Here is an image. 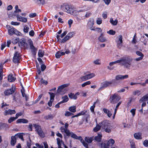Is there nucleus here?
<instances>
[{"mask_svg": "<svg viewBox=\"0 0 148 148\" xmlns=\"http://www.w3.org/2000/svg\"><path fill=\"white\" fill-rule=\"evenodd\" d=\"M61 9L62 10L74 16H77L79 12L84 11V10H76L75 8L73 5L65 3L61 5Z\"/></svg>", "mask_w": 148, "mask_h": 148, "instance_id": "nucleus-1", "label": "nucleus"}, {"mask_svg": "<svg viewBox=\"0 0 148 148\" xmlns=\"http://www.w3.org/2000/svg\"><path fill=\"white\" fill-rule=\"evenodd\" d=\"M132 59L128 56L121 58L119 59V64L126 69H129L130 67Z\"/></svg>", "mask_w": 148, "mask_h": 148, "instance_id": "nucleus-2", "label": "nucleus"}, {"mask_svg": "<svg viewBox=\"0 0 148 148\" xmlns=\"http://www.w3.org/2000/svg\"><path fill=\"white\" fill-rule=\"evenodd\" d=\"M60 129L62 133H65L68 136H71V138L74 139H82L81 136H77L75 134L70 132L68 129H66L64 127H61Z\"/></svg>", "mask_w": 148, "mask_h": 148, "instance_id": "nucleus-3", "label": "nucleus"}, {"mask_svg": "<svg viewBox=\"0 0 148 148\" xmlns=\"http://www.w3.org/2000/svg\"><path fill=\"white\" fill-rule=\"evenodd\" d=\"M69 85V84H67L62 85L58 87L57 90V93L59 95H63L67 92L68 89L65 88Z\"/></svg>", "mask_w": 148, "mask_h": 148, "instance_id": "nucleus-4", "label": "nucleus"}, {"mask_svg": "<svg viewBox=\"0 0 148 148\" xmlns=\"http://www.w3.org/2000/svg\"><path fill=\"white\" fill-rule=\"evenodd\" d=\"M121 99L120 96L117 94L112 95L109 98V101L111 103L115 104L117 103Z\"/></svg>", "mask_w": 148, "mask_h": 148, "instance_id": "nucleus-5", "label": "nucleus"}, {"mask_svg": "<svg viewBox=\"0 0 148 148\" xmlns=\"http://www.w3.org/2000/svg\"><path fill=\"white\" fill-rule=\"evenodd\" d=\"M26 136L27 138L30 139V134H25L22 133H18L16 134L14 136H12L11 139H23V136Z\"/></svg>", "mask_w": 148, "mask_h": 148, "instance_id": "nucleus-6", "label": "nucleus"}, {"mask_svg": "<svg viewBox=\"0 0 148 148\" xmlns=\"http://www.w3.org/2000/svg\"><path fill=\"white\" fill-rule=\"evenodd\" d=\"M114 142L113 139H109L107 141L101 144V148H109L110 146L114 144Z\"/></svg>", "mask_w": 148, "mask_h": 148, "instance_id": "nucleus-7", "label": "nucleus"}, {"mask_svg": "<svg viewBox=\"0 0 148 148\" xmlns=\"http://www.w3.org/2000/svg\"><path fill=\"white\" fill-rule=\"evenodd\" d=\"M35 131L37 132L41 138H43L45 136V134L42 130L40 126L36 124L34 125Z\"/></svg>", "mask_w": 148, "mask_h": 148, "instance_id": "nucleus-8", "label": "nucleus"}, {"mask_svg": "<svg viewBox=\"0 0 148 148\" xmlns=\"http://www.w3.org/2000/svg\"><path fill=\"white\" fill-rule=\"evenodd\" d=\"M21 59L20 53L18 51H16L14 54L13 58V62L16 64L20 62V60Z\"/></svg>", "mask_w": 148, "mask_h": 148, "instance_id": "nucleus-9", "label": "nucleus"}, {"mask_svg": "<svg viewBox=\"0 0 148 148\" xmlns=\"http://www.w3.org/2000/svg\"><path fill=\"white\" fill-rule=\"evenodd\" d=\"M29 46L30 49L32 50V52L34 56L36 55L37 49L33 45L32 41L30 40L29 41Z\"/></svg>", "mask_w": 148, "mask_h": 148, "instance_id": "nucleus-10", "label": "nucleus"}, {"mask_svg": "<svg viewBox=\"0 0 148 148\" xmlns=\"http://www.w3.org/2000/svg\"><path fill=\"white\" fill-rule=\"evenodd\" d=\"M112 83V82H108L106 81L101 84V86L98 89V90L99 91L101 90L103 88H104L110 85Z\"/></svg>", "mask_w": 148, "mask_h": 148, "instance_id": "nucleus-11", "label": "nucleus"}, {"mask_svg": "<svg viewBox=\"0 0 148 148\" xmlns=\"http://www.w3.org/2000/svg\"><path fill=\"white\" fill-rule=\"evenodd\" d=\"M19 45L21 48H27L28 47V44L24 38H22L19 40Z\"/></svg>", "mask_w": 148, "mask_h": 148, "instance_id": "nucleus-12", "label": "nucleus"}, {"mask_svg": "<svg viewBox=\"0 0 148 148\" xmlns=\"http://www.w3.org/2000/svg\"><path fill=\"white\" fill-rule=\"evenodd\" d=\"M15 90V88H14L13 86H12L11 88L5 90L4 92V94L6 96L9 95L13 93Z\"/></svg>", "mask_w": 148, "mask_h": 148, "instance_id": "nucleus-13", "label": "nucleus"}, {"mask_svg": "<svg viewBox=\"0 0 148 148\" xmlns=\"http://www.w3.org/2000/svg\"><path fill=\"white\" fill-rule=\"evenodd\" d=\"M99 125H100L101 127L103 129H104L105 128L110 125V124H109L108 123V121L106 120L103 121L99 123Z\"/></svg>", "mask_w": 148, "mask_h": 148, "instance_id": "nucleus-14", "label": "nucleus"}, {"mask_svg": "<svg viewBox=\"0 0 148 148\" xmlns=\"http://www.w3.org/2000/svg\"><path fill=\"white\" fill-rule=\"evenodd\" d=\"M123 42L122 37L121 35H119V39L117 41V45L118 48L120 49L122 46L121 43Z\"/></svg>", "mask_w": 148, "mask_h": 148, "instance_id": "nucleus-15", "label": "nucleus"}, {"mask_svg": "<svg viewBox=\"0 0 148 148\" xmlns=\"http://www.w3.org/2000/svg\"><path fill=\"white\" fill-rule=\"evenodd\" d=\"M16 17L18 20L19 21L22 22L24 23H26L27 21V18L22 17L21 16H20L18 14H17Z\"/></svg>", "mask_w": 148, "mask_h": 148, "instance_id": "nucleus-16", "label": "nucleus"}, {"mask_svg": "<svg viewBox=\"0 0 148 148\" xmlns=\"http://www.w3.org/2000/svg\"><path fill=\"white\" fill-rule=\"evenodd\" d=\"M7 27L8 29V33L10 35H12L14 34L15 29L13 27H11L9 25H7Z\"/></svg>", "mask_w": 148, "mask_h": 148, "instance_id": "nucleus-17", "label": "nucleus"}, {"mask_svg": "<svg viewBox=\"0 0 148 148\" xmlns=\"http://www.w3.org/2000/svg\"><path fill=\"white\" fill-rule=\"evenodd\" d=\"M16 113V111L14 110H11V109H9L8 110H5L4 113L3 114L4 115H7L8 114H14Z\"/></svg>", "mask_w": 148, "mask_h": 148, "instance_id": "nucleus-18", "label": "nucleus"}, {"mask_svg": "<svg viewBox=\"0 0 148 148\" xmlns=\"http://www.w3.org/2000/svg\"><path fill=\"white\" fill-rule=\"evenodd\" d=\"M8 128V124L0 123V130H1L3 129H6Z\"/></svg>", "mask_w": 148, "mask_h": 148, "instance_id": "nucleus-19", "label": "nucleus"}, {"mask_svg": "<svg viewBox=\"0 0 148 148\" xmlns=\"http://www.w3.org/2000/svg\"><path fill=\"white\" fill-rule=\"evenodd\" d=\"M94 21L93 19L92 18H90V19L89 21H88V25L89 26V27L90 28V29L92 30H94V29H91V27L93 25Z\"/></svg>", "mask_w": 148, "mask_h": 148, "instance_id": "nucleus-20", "label": "nucleus"}, {"mask_svg": "<svg viewBox=\"0 0 148 148\" xmlns=\"http://www.w3.org/2000/svg\"><path fill=\"white\" fill-rule=\"evenodd\" d=\"M57 143L58 145V148H63L61 147L62 145H63L64 146L65 145L64 144V142L62 140V139H57Z\"/></svg>", "mask_w": 148, "mask_h": 148, "instance_id": "nucleus-21", "label": "nucleus"}, {"mask_svg": "<svg viewBox=\"0 0 148 148\" xmlns=\"http://www.w3.org/2000/svg\"><path fill=\"white\" fill-rule=\"evenodd\" d=\"M99 40L101 42H103L106 41L105 37H104V34L102 33L98 38Z\"/></svg>", "mask_w": 148, "mask_h": 148, "instance_id": "nucleus-22", "label": "nucleus"}, {"mask_svg": "<svg viewBox=\"0 0 148 148\" xmlns=\"http://www.w3.org/2000/svg\"><path fill=\"white\" fill-rule=\"evenodd\" d=\"M8 79L9 82H12L15 81L16 79V78L13 76L12 74H10L8 75Z\"/></svg>", "mask_w": 148, "mask_h": 148, "instance_id": "nucleus-23", "label": "nucleus"}, {"mask_svg": "<svg viewBox=\"0 0 148 148\" xmlns=\"http://www.w3.org/2000/svg\"><path fill=\"white\" fill-rule=\"evenodd\" d=\"M16 122L18 123H27L28 122V120L25 119H18Z\"/></svg>", "mask_w": 148, "mask_h": 148, "instance_id": "nucleus-24", "label": "nucleus"}, {"mask_svg": "<svg viewBox=\"0 0 148 148\" xmlns=\"http://www.w3.org/2000/svg\"><path fill=\"white\" fill-rule=\"evenodd\" d=\"M79 114H80V116L81 115H85V116H87L88 117L89 116V115L88 114V110H84L80 112L79 113Z\"/></svg>", "mask_w": 148, "mask_h": 148, "instance_id": "nucleus-25", "label": "nucleus"}, {"mask_svg": "<svg viewBox=\"0 0 148 148\" xmlns=\"http://www.w3.org/2000/svg\"><path fill=\"white\" fill-rule=\"evenodd\" d=\"M65 54V53L63 52H61L59 51L56 52V57L57 58H60L61 56L64 55Z\"/></svg>", "mask_w": 148, "mask_h": 148, "instance_id": "nucleus-26", "label": "nucleus"}, {"mask_svg": "<svg viewBox=\"0 0 148 148\" xmlns=\"http://www.w3.org/2000/svg\"><path fill=\"white\" fill-rule=\"evenodd\" d=\"M102 137V136L101 133H99L98 134L97 136H95L94 137H90L89 138H88L87 137H85L84 139H101Z\"/></svg>", "mask_w": 148, "mask_h": 148, "instance_id": "nucleus-27", "label": "nucleus"}, {"mask_svg": "<svg viewBox=\"0 0 148 148\" xmlns=\"http://www.w3.org/2000/svg\"><path fill=\"white\" fill-rule=\"evenodd\" d=\"M34 2L36 4L40 5L42 4L44 5L45 3V0H33Z\"/></svg>", "mask_w": 148, "mask_h": 148, "instance_id": "nucleus-28", "label": "nucleus"}, {"mask_svg": "<svg viewBox=\"0 0 148 148\" xmlns=\"http://www.w3.org/2000/svg\"><path fill=\"white\" fill-rule=\"evenodd\" d=\"M103 110L105 113L107 114L108 117H110L112 115V114L109 110L104 108L103 109Z\"/></svg>", "mask_w": 148, "mask_h": 148, "instance_id": "nucleus-29", "label": "nucleus"}, {"mask_svg": "<svg viewBox=\"0 0 148 148\" xmlns=\"http://www.w3.org/2000/svg\"><path fill=\"white\" fill-rule=\"evenodd\" d=\"M147 100H148V94H147L143 96L140 99L139 101L140 102H141L144 101H146Z\"/></svg>", "mask_w": 148, "mask_h": 148, "instance_id": "nucleus-30", "label": "nucleus"}, {"mask_svg": "<svg viewBox=\"0 0 148 148\" xmlns=\"http://www.w3.org/2000/svg\"><path fill=\"white\" fill-rule=\"evenodd\" d=\"M134 136L136 139H142L141 133L140 132L135 133Z\"/></svg>", "mask_w": 148, "mask_h": 148, "instance_id": "nucleus-31", "label": "nucleus"}, {"mask_svg": "<svg viewBox=\"0 0 148 148\" xmlns=\"http://www.w3.org/2000/svg\"><path fill=\"white\" fill-rule=\"evenodd\" d=\"M68 96L71 99H73L75 100L77 99V97L72 92L69 93L68 95Z\"/></svg>", "mask_w": 148, "mask_h": 148, "instance_id": "nucleus-32", "label": "nucleus"}, {"mask_svg": "<svg viewBox=\"0 0 148 148\" xmlns=\"http://www.w3.org/2000/svg\"><path fill=\"white\" fill-rule=\"evenodd\" d=\"M62 99H63L62 101H60L62 103L66 102L69 100V98L67 95H65L62 97Z\"/></svg>", "mask_w": 148, "mask_h": 148, "instance_id": "nucleus-33", "label": "nucleus"}, {"mask_svg": "<svg viewBox=\"0 0 148 148\" xmlns=\"http://www.w3.org/2000/svg\"><path fill=\"white\" fill-rule=\"evenodd\" d=\"M67 31H65L62 34L60 35H57V38L58 40H60V37L61 38H62L67 33Z\"/></svg>", "mask_w": 148, "mask_h": 148, "instance_id": "nucleus-34", "label": "nucleus"}, {"mask_svg": "<svg viewBox=\"0 0 148 148\" xmlns=\"http://www.w3.org/2000/svg\"><path fill=\"white\" fill-rule=\"evenodd\" d=\"M110 22L112 25H116L117 24L118 21L116 19L114 21L113 18H111L110 19Z\"/></svg>", "mask_w": 148, "mask_h": 148, "instance_id": "nucleus-35", "label": "nucleus"}, {"mask_svg": "<svg viewBox=\"0 0 148 148\" xmlns=\"http://www.w3.org/2000/svg\"><path fill=\"white\" fill-rule=\"evenodd\" d=\"M101 128V127L99 124H97L96 126L93 128V130L95 132H97Z\"/></svg>", "mask_w": 148, "mask_h": 148, "instance_id": "nucleus-36", "label": "nucleus"}, {"mask_svg": "<svg viewBox=\"0 0 148 148\" xmlns=\"http://www.w3.org/2000/svg\"><path fill=\"white\" fill-rule=\"evenodd\" d=\"M76 106H73L70 107L69 108V110L72 112H75L76 111Z\"/></svg>", "mask_w": 148, "mask_h": 148, "instance_id": "nucleus-37", "label": "nucleus"}, {"mask_svg": "<svg viewBox=\"0 0 148 148\" xmlns=\"http://www.w3.org/2000/svg\"><path fill=\"white\" fill-rule=\"evenodd\" d=\"M38 54L39 57H42L44 55V52L42 50L40 49L38 51Z\"/></svg>", "mask_w": 148, "mask_h": 148, "instance_id": "nucleus-38", "label": "nucleus"}, {"mask_svg": "<svg viewBox=\"0 0 148 148\" xmlns=\"http://www.w3.org/2000/svg\"><path fill=\"white\" fill-rule=\"evenodd\" d=\"M48 93L50 95V100H52V101H53L55 95V94L49 92Z\"/></svg>", "mask_w": 148, "mask_h": 148, "instance_id": "nucleus-39", "label": "nucleus"}, {"mask_svg": "<svg viewBox=\"0 0 148 148\" xmlns=\"http://www.w3.org/2000/svg\"><path fill=\"white\" fill-rule=\"evenodd\" d=\"M80 79L82 81H85L89 79L88 75L81 77Z\"/></svg>", "mask_w": 148, "mask_h": 148, "instance_id": "nucleus-40", "label": "nucleus"}, {"mask_svg": "<svg viewBox=\"0 0 148 148\" xmlns=\"http://www.w3.org/2000/svg\"><path fill=\"white\" fill-rule=\"evenodd\" d=\"M107 133H110L111 131V126L110 125L103 129Z\"/></svg>", "mask_w": 148, "mask_h": 148, "instance_id": "nucleus-41", "label": "nucleus"}, {"mask_svg": "<svg viewBox=\"0 0 148 148\" xmlns=\"http://www.w3.org/2000/svg\"><path fill=\"white\" fill-rule=\"evenodd\" d=\"M53 118V116L52 114H49L45 116L44 119L46 120L52 119Z\"/></svg>", "mask_w": 148, "mask_h": 148, "instance_id": "nucleus-42", "label": "nucleus"}, {"mask_svg": "<svg viewBox=\"0 0 148 148\" xmlns=\"http://www.w3.org/2000/svg\"><path fill=\"white\" fill-rule=\"evenodd\" d=\"M80 140V142L82 143L84 146L86 148H88L87 144L85 142L84 139H79Z\"/></svg>", "mask_w": 148, "mask_h": 148, "instance_id": "nucleus-43", "label": "nucleus"}, {"mask_svg": "<svg viewBox=\"0 0 148 148\" xmlns=\"http://www.w3.org/2000/svg\"><path fill=\"white\" fill-rule=\"evenodd\" d=\"M96 102H94L93 106H91L90 107V110L93 113H94V108L95 107V104L96 103Z\"/></svg>", "mask_w": 148, "mask_h": 148, "instance_id": "nucleus-44", "label": "nucleus"}, {"mask_svg": "<svg viewBox=\"0 0 148 148\" xmlns=\"http://www.w3.org/2000/svg\"><path fill=\"white\" fill-rule=\"evenodd\" d=\"M107 33L110 35H114L115 34L116 32L112 29H110L109 31H107Z\"/></svg>", "mask_w": 148, "mask_h": 148, "instance_id": "nucleus-45", "label": "nucleus"}, {"mask_svg": "<svg viewBox=\"0 0 148 148\" xmlns=\"http://www.w3.org/2000/svg\"><path fill=\"white\" fill-rule=\"evenodd\" d=\"M16 119V117H11L8 120V122L9 123H10L14 121Z\"/></svg>", "mask_w": 148, "mask_h": 148, "instance_id": "nucleus-46", "label": "nucleus"}, {"mask_svg": "<svg viewBox=\"0 0 148 148\" xmlns=\"http://www.w3.org/2000/svg\"><path fill=\"white\" fill-rule=\"evenodd\" d=\"M74 32H71L69 33L67 35V36L69 37V38L70 39L73 37V36L74 35Z\"/></svg>", "mask_w": 148, "mask_h": 148, "instance_id": "nucleus-47", "label": "nucleus"}, {"mask_svg": "<svg viewBox=\"0 0 148 148\" xmlns=\"http://www.w3.org/2000/svg\"><path fill=\"white\" fill-rule=\"evenodd\" d=\"M69 39V37L66 36L62 40L61 42L63 43H64Z\"/></svg>", "mask_w": 148, "mask_h": 148, "instance_id": "nucleus-48", "label": "nucleus"}, {"mask_svg": "<svg viewBox=\"0 0 148 148\" xmlns=\"http://www.w3.org/2000/svg\"><path fill=\"white\" fill-rule=\"evenodd\" d=\"M90 83L91 82L90 81H88L82 84V86L83 87H84L86 85L90 84Z\"/></svg>", "mask_w": 148, "mask_h": 148, "instance_id": "nucleus-49", "label": "nucleus"}, {"mask_svg": "<svg viewBox=\"0 0 148 148\" xmlns=\"http://www.w3.org/2000/svg\"><path fill=\"white\" fill-rule=\"evenodd\" d=\"M21 12V9H19L17 10H15L14 12L13 13V15L14 16H16L17 14H16V13H18L19 12Z\"/></svg>", "mask_w": 148, "mask_h": 148, "instance_id": "nucleus-50", "label": "nucleus"}, {"mask_svg": "<svg viewBox=\"0 0 148 148\" xmlns=\"http://www.w3.org/2000/svg\"><path fill=\"white\" fill-rule=\"evenodd\" d=\"M73 114L72 113L68 111H66L65 114V116H71Z\"/></svg>", "mask_w": 148, "mask_h": 148, "instance_id": "nucleus-51", "label": "nucleus"}, {"mask_svg": "<svg viewBox=\"0 0 148 148\" xmlns=\"http://www.w3.org/2000/svg\"><path fill=\"white\" fill-rule=\"evenodd\" d=\"M29 29V28L28 27L25 26L24 28L23 31L25 33H27L28 32Z\"/></svg>", "mask_w": 148, "mask_h": 148, "instance_id": "nucleus-52", "label": "nucleus"}, {"mask_svg": "<svg viewBox=\"0 0 148 148\" xmlns=\"http://www.w3.org/2000/svg\"><path fill=\"white\" fill-rule=\"evenodd\" d=\"M115 79L117 80H122L121 75H119L116 76Z\"/></svg>", "mask_w": 148, "mask_h": 148, "instance_id": "nucleus-53", "label": "nucleus"}, {"mask_svg": "<svg viewBox=\"0 0 148 148\" xmlns=\"http://www.w3.org/2000/svg\"><path fill=\"white\" fill-rule=\"evenodd\" d=\"M40 82L45 85H47L48 83L47 81L44 80L42 78H41L40 80Z\"/></svg>", "mask_w": 148, "mask_h": 148, "instance_id": "nucleus-54", "label": "nucleus"}, {"mask_svg": "<svg viewBox=\"0 0 148 148\" xmlns=\"http://www.w3.org/2000/svg\"><path fill=\"white\" fill-rule=\"evenodd\" d=\"M16 139H11V144L12 146H14L16 142Z\"/></svg>", "mask_w": 148, "mask_h": 148, "instance_id": "nucleus-55", "label": "nucleus"}, {"mask_svg": "<svg viewBox=\"0 0 148 148\" xmlns=\"http://www.w3.org/2000/svg\"><path fill=\"white\" fill-rule=\"evenodd\" d=\"M136 54L138 56H140V57H143L144 56L143 54L140 52L139 51H137L136 52Z\"/></svg>", "mask_w": 148, "mask_h": 148, "instance_id": "nucleus-56", "label": "nucleus"}, {"mask_svg": "<svg viewBox=\"0 0 148 148\" xmlns=\"http://www.w3.org/2000/svg\"><path fill=\"white\" fill-rule=\"evenodd\" d=\"M97 23L98 25L101 24L102 23V19L101 18H98L97 20Z\"/></svg>", "mask_w": 148, "mask_h": 148, "instance_id": "nucleus-57", "label": "nucleus"}, {"mask_svg": "<svg viewBox=\"0 0 148 148\" xmlns=\"http://www.w3.org/2000/svg\"><path fill=\"white\" fill-rule=\"evenodd\" d=\"M143 145L145 147H147L148 146V140H145L143 142Z\"/></svg>", "mask_w": 148, "mask_h": 148, "instance_id": "nucleus-58", "label": "nucleus"}, {"mask_svg": "<svg viewBox=\"0 0 148 148\" xmlns=\"http://www.w3.org/2000/svg\"><path fill=\"white\" fill-rule=\"evenodd\" d=\"M136 110V109H132L130 111V112L132 113L133 116H134L135 115Z\"/></svg>", "mask_w": 148, "mask_h": 148, "instance_id": "nucleus-59", "label": "nucleus"}, {"mask_svg": "<svg viewBox=\"0 0 148 148\" xmlns=\"http://www.w3.org/2000/svg\"><path fill=\"white\" fill-rule=\"evenodd\" d=\"M42 71H45L46 68V66L44 64H42L40 66Z\"/></svg>", "mask_w": 148, "mask_h": 148, "instance_id": "nucleus-60", "label": "nucleus"}, {"mask_svg": "<svg viewBox=\"0 0 148 148\" xmlns=\"http://www.w3.org/2000/svg\"><path fill=\"white\" fill-rule=\"evenodd\" d=\"M36 16V13H31L29 15V17L30 18H33L35 17Z\"/></svg>", "mask_w": 148, "mask_h": 148, "instance_id": "nucleus-61", "label": "nucleus"}, {"mask_svg": "<svg viewBox=\"0 0 148 148\" xmlns=\"http://www.w3.org/2000/svg\"><path fill=\"white\" fill-rule=\"evenodd\" d=\"M22 114L23 113L22 112H19L16 114L15 117L17 119L19 116L22 115Z\"/></svg>", "mask_w": 148, "mask_h": 148, "instance_id": "nucleus-62", "label": "nucleus"}, {"mask_svg": "<svg viewBox=\"0 0 148 148\" xmlns=\"http://www.w3.org/2000/svg\"><path fill=\"white\" fill-rule=\"evenodd\" d=\"M73 21L72 19H70L68 21V23L69 25V27H70L71 24L73 23Z\"/></svg>", "mask_w": 148, "mask_h": 148, "instance_id": "nucleus-63", "label": "nucleus"}, {"mask_svg": "<svg viewBox=\"0 0 148 148\" xmlns=\"http://www.w3.org/2000/svg\"><path fill=\"white\" fill-rule=\"evenodd\" d=\"M107 12H104L102 14V16L105 19L106 18H107Z\"/></svg>", "mask_w": 148, "mask_h": 148, "instance_id": "nucleus-64", "label": "nucleus"}]
</instances>
